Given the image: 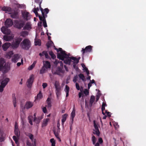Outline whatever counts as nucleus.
I'll return each mask as SVG.
<instances>
[{"label": "nucleus", "mask_w": 146, "mask_h": 146, "mask_svg": "<svg viewBox=\"0 0 146 146\" xmlns=\"http://www.w3.org/2000/svg\"><path fill=\"white\" fill-rule=\"evenodd\" d=\"M13 53L12 51H10L8 52L6 55L7 58H10L12 55H13Z\"/></svg>", "instance_id": "473e14b6"}, {"label": "nucleus", "mask_w": 146, "mask_h": 146, "mask_svg": "<svg viewBox=\"0 0 146 146\" xmlns=\"http://www.w3.org/2000/svg\"><path fill=\"white\" fill-rule=\"evenodd\" d=\"M1 30L2 32L4 34L7 35H10L11 31L10 30L7 29L5 27H3L1 28Z\"/></svg>", "instance_id": "f8f14e48"}, {"label": "nucleus", "mask_w": 146, "mask_h": 146, "mask_svg": "<svg viewBox=\"0 0 146 146\" xmlns=\"http://www.w3.org/2000/svg\"><path fill=\"white\" fill-rule=\"evenodd\" d=\"M44 66L45 68L47 69L48 68H50V64L49 62L47 61L46 62L43 61Z\"/></svg>", "instance_id": "bb28decb"}, {"label": "nucleus", "mask_w": 146, "mask_h": 146, "mask_svg": "<svg viewBox=\"0 0 146 146\" xmlns=\"http://www.w3.org/2000/svg\"><path fill=\"white\" fill-rule=\"evenodd\" d=\"M67 115H68L67 114H65L62 116V124L63 126L64 125V122L66 120Z\"/></svg>", "instance_id": "cd10ccee"}, {"label": "nucleus", "mask_w": 146, "mask_h": 146, "mask_svg": "<svg viewBox=\"0 0 146 146\" xmlns=\"http://www.w3.org/2000/svg\"><path fill=\"white\" fill-rule=\"evenodd\" d=\"M42 16L39 15L38 16L39 19L40 20L43 21V26L44 27H47V25L46 23L45 17L44 15V13L42 9H41Z\"/></svg>", "instance_id": "423d86ee"}, {"label": "nucleus", "mask_w": 146, "mask_h": 146, "mask_svg": "<svg viewBox=\"0 0 146 146\" xmlns=\"http://www.w3.org/2000/svg\"><path fill=\"white\" fill-rule=\"evenodd\" d=\"M42 97V94L40 92H39L37 95V97L36 98L35 100H40Z\"/></svg>", "instance_id": "ea45409f"}, {"label": "nucleus", "mask_w": 146, "mask_h": 146, "mask_svg": "<svg viewBox=\"0 0 146 146\" xmlns=\"http://www.w3.org/2000/svg\"><path fill=\"white\" fill-rule=\"evenodd\" d=\"M33 117L32 116H30L28 117V120H29V122L30 124L31 125H33V123L32 121V120Z\"/></svg>", "instance_id": "c03bdc74"}, {"label": "nucleus", "mask_w": 146, "mask_h": 146, "mask_svg": "<svg viewBox=\"0 0 146 146\" xmlns=\"http://www.w3.org/2000/svg\"><path fill=\"white\" fill-rule=\"evenodd\" d=\"M35 45L40 46L41 45V41L39 39H35Z\"/></svg>", "instance_id": "f704fd0d"}, {"label": "nucleus", "mask_w": 146, "mask_h": 146, "mask_svg": "<svg viewBox=\"0 0 146 146\" xmlns=\"http://www.w3.org/2000/svg\"><path fill=\"white\" fill-rule=\"evenodd\" d=\"M92 140L93 142V144L94 145L96 141V138L94 136H93L92 137Z\"/></svg>", "instance_id": "de8ad7c7"}, {"label": "nucleus", "mask_w": 146, "mask_h": 146, "mask_svg": "<svg viewBox=\"0 0 146 146\" xmlns=\"http://www.w3.org/2000/svg\"><path fill=\"white\" fill-rule=\"evenodd\" d=\"M58 63H60V66H61V67L63 68V64L62 63V61H58L57 60H56L55 62H54V63L55 64H57Z\"/></svg>", "instance_id": "a18cd8bd"}, {"label": "nucleus", "mask_w": 146, "mask_h": 146, "mask_svg": "<svg viewBox=\"0 0 146 146\" xmlns=\"http://www.w3.org/2000/svg\"><path fill=\"white\" fill-rule=\"evenodd\" d=\"M50 142L53 145H55V140L53 138L51 139L50 140Z\"/></svg>", "instance_id": "5fc2aeb1"}, {"label": "nucleus", "mask_w": 146, "mask_h": 146, "mask_svg": "<svg viewBox=\"0 0 146 146\" xmlns=\"http://www.w3.org/2000/svg\"><path fill=\"white\" fill-rule=\"evenodd\" d=\"M22 39L20 38H18L16 39L15 41L12 43V47L13 48H16L18 47Z\"/></svg>", "instance_id": "0eeeda50"}, {"label": "nucleus", "mask_w": 146, "mask_h": 146, "mask_svg": "<svg viewBox=\"0 0 146 146\" xmlns=\"http://www.w3.org/2000/svg\"><path fill=\"white\" fill-rule=\"evenodd\" d=\"M98 143L101 144L103 142V140L101 138H99L98 139Z\"/></svg>", "instance_id": "052dcab7"}, {"label": "nucleus", "mask_w": 146, "mask_h": 146, "mask_svg": "<svg viewBox=\"0 0 146 146\" xmlns=\"http://www.w3.org/2000/svg\"><path fill=\"white\" fill-rule=\"evenodd\" d=\"M36 62V61H34L33 64L29 67V68H28V69L29 70H32L35 67Z\"/></svg>", "instance_id": "c9c22d12"}, {"label": "nucleus", "mask_w": 146, "mask_h": 146, "mask_svg": "<svg viewBox=\"0 0 146 146\" xmlns=\"http://www.w3.org/2000/svg\"><path fill=\"white\" fill-rule=\"evenodd\" d=\"M26 135L34 143L33 146H36V139L34 138L33 135L30 133H27Z\"/></svg>", "instance_id": "dca6fc26"}, {"label": "nucleus", "mask_w": 146, "mask_h": 146, "mask_svg": "<svg viewBox=\"0 0 146 146\" xmlns=\"http://www.w3.org/2000/svg\"><path fill=\"white\" fill-rule=\"evenodd\" d=\"M45 57L46 58H48V54H47V52H46V53H45Z\"/></svg>", "instance_id": "774afa93"}, {"label": "nucleus", "mask_w": 146, "mask_h": 146, "mask_svg": "<svg viewBox=\"0 0 146 146\" xmlns=\"http://www.w3.org/2000/svg\"><path fill=\"white\" fill-rule=\"evenodd\" d=\"M24 23L23 22H21L19 23L17 26V28L19 29H20L23 26Z\"/></svg>", "instance_id": "79ce46f5"}, {"label": "nucleus", "mask_w": 146, "mask_h": 146, "mask_svg": "<svg viewBox=\"0 0 146 146\" xmlns=\"http://www.w3.org/2000/svg\"><path fill=\"white\" fill-rule=\"evenodd\" d=\"M50 121V119L49 118H46L44 119L43 121L42 126V127L46 126L47 125L48 122Z\"/></svg>", "instance_id": "393cba45"}, {"label": "nucleus", "mask_w": 146, "mask_h": 146, "mask_svg": "<svg viewBox=\"0 0 146 146\" xmlns=\"http://www.w3.org/2000/svg\"><path fill=\"white\" fill-rule=\"evenodd\" d=\"M49 53V54L51 56L52 58H53L55 57L52 51H50Z\"/></svg>", "instance_id": "4d7b16f0"}, {"label": "nucleus", "mask_w": 146, "mask_h": 146, "mask_svg": "<svg viewBox=\"0 0 146 146\" xmlns=\"http://www.w3.org/2000/svg\"><path fill=\"white\" fill-rule=\"evenodd\" d=\"M78 76L83 81H85V79L84 75L82 74H80Z\"/></svg>", "instance_id": "a19ab883"}, {"label": "nucleus", "mask_w": 146, "mask_h": 146, "mask_svg": "<svg viewBox=\"0 0 146 146\" xmlns=\"http://www.w3.org/2000/svg\"><path fill=\"white\" fill-rule=\"evenodd\" d=\"M34 118L33 121L36 124L39 123L41 119L43 118L42 116H40L38 117H36V113L34 114Z\"/></svg>", "instance_id": "a211bd4d"}, {"label": "nucleus", "mask_w": 146, "mask_h": 146, "mask_svg": "<svg viewBox=\"0 0 146 146\" xmlns=\"http://www.w3.org/2000/svg\"><path fill=\"white\" fill-rule=\"evenodd\" d=\"M69 88V87L67 85L65 86V88L64 90L66 93V97H67L68 96Z\"/></svg>", "instance_id": "72a5a7b5"}, {"label": "nucleus", "mask_w": 146, "mask_h": 146, "mask_svg": "<svg viewBox=\"0 0 146 146\" xmlns=\"http://www.w3.org/2000/svg\"><path fill=\"white\" fill-rule=\"evenodd\" d=\"M44 12H46V14H47L49 12V10L47 8H46L44 9Z\"/></svg>", "instance_id": "0e129e2a"}, {"label": "nucleus", "mask_w": 146, "mask_h": 146, "mask_svg": "<svg viewBox=\"0 0 146 146\" xmlns=\"http://www.w3.org/2000/svg\"><path fill=\"white\" fill-rule=\"evenodd\" d=\"M46 102L47 104V105H46V107H47L48 108H50L51 106V104L50 99V98H48L47 99Z\"/></svg>", "instance_id": "c756f323"}, {"label": "nucleus", "mask_w": 146, "mask_h": 146, "mask_svg": "<svg viewBox=\"0 0 146 146\" xmlns=\"http://www.w3.org/2000/svg\"><path fill=\"white\" fill-rule=\"evenodd\" d=\"M34 103L33 102L28 101L26 102L24 108L27 109H29L33 106Z\"/></svg>", "instance_id": "2eb2a0df"}, {"label": "nucleus", "mask_w": 146, "mask_h": 146, "mask_svg": "<svg viewBox=\"0 0 146 146\" xmlns=\"http://www.w3.org/2000/svg\"><path fill=\"white\" fill-rule=\"evenodd\" d=\"M17 13L16 12H15L13 13H11V17L13 18H16L17 16Z\"/></svg>", "instance_id": "37998d69"}, {"label": "nucleus", "mask_w": 146, "mask_h": 146, "mask_svg": "<svg viewBox=\"0 0 146 146\" xmlns=\"http://www.w3.org/2000/svg\"><path fill=\"white\" fill-rule=\"evenodd\" d=\"M76 89L79 90L80 89V87L79 84L77 82L76 83Z\"/></svg>", "instance_id": "bf43d9fd"}, {"label": "nucleus", "mask_w": 146, "mask_h": 146, "mask_svg": "<svg viewBox=\"0 0 146 146\" xmlns=\"http://www.w3.org/2000/svg\"><path fill=\"white\" fill-rule=\"evenodd\" d=\"M54 86L56 89V92L57 97L59 96L61 91V87L60 85V83L59 81H55L54 84Z\"/></svg>", "instance_id": "7ed1b4c3"}, {"label": "nucleus", "mask_w": 146, "mask_h": 146, "mask_svg": "<svg viewBox=\"0 0 146 146\" xmlns=\"http://www.w3.org/2000/svg\"><path fill=\"white\" fill-rule=\"evenodd\" d=\"M46 70L45 68L44 67H43L40 70V74H43L44 73Z\"/></svg>", "instance_id": "49530a36"}, {"label": "nucleus", "mask_w": 146, "mask_h": 146, "mask_svg": "<svg viewBox=\"0 0 146 146\" xmlns=\"http://www.w3.org/2000/svg\"><path fill=\"white\" fill-rule=\"evenodd\" d=\"M42 109V111L44 113H46V107H44Z\"/></svg>", "instance_id": "e2e57ef3"}, {"label": "nucleus", "mask_w": 146, "mask_h": 146, "mask_svg": "<svg viewBox=\"0 0 146 146\" xmlns=\"http://www.w3.org/2000/svg\"><path fill=\"white\" fill-rule=\"evenodd\" d=\"M75 110L74 108L73 110L72 111L71 115V118L72 119V123H73V119L74 117H75Z\"/></svg>", "instance_id": "7c9ffc66"}, {"label": "nucleus", "mask_w": 146, "mask_h": 146, "mask_svg": "<svg viewBox=\"0 0 146 146\" xmlns=\"http://www.w3.org/2000/svg\"><path fill=\"white\" fill-rule=\"evenodd\" d=\"M32 11L35 13L36 16H38L39 15H38L37 10L35 7Z\"/></svg>", "instance_id": "09e8293b"}, {"label": "nucleus", "mask_w": 146, "mask_h": 146, "mask_svg": "<svg viewBox=\"0 0 146 146\" xmlns=\"http://www.w3.org/2000/svg\"><path fill=\"white\" fill-rule=\"evenodd\" d=\"M14 37L13 35H5L3 36L4 39L6 41H9L12 39Z\"/></svg>", "instance_id": "6ab92c4d"}, {"label": "nucleus", "mask_w": 146, "mask_h": 146, "mask_svg": "<svg viewBox=\"0 0 146 146\" xmlns=\"http://www.w3.org/2000/svg\"><path fill=\"white\" fill-rule=\"evenodd\" d=\"M47 84L46 83H44L42 84V86L43 88H45L47 86Z\"/></svg>", "instance_id": "680f3d73"}, {"label": "nucleus", "mask_w": 146, "mask_h": 146, "mask_svg": "<svg viewBox=\"0 0 146 146\" xmlns=\"http://www.w3.org/2000/svg\"><path fill=\"white\" fill-rule=\"evenodd\" d=\"M104 112L105 113V115L106 114H107L108 116L109 117H110L111 116V113L109 112H107V111L105 110H104Z\"/></svg>", "instance_id": "6e6d98bb"}, {"label": "nucleus", "mask_w": 146, "mask_h": 146, "mask_svg": "<svg viewBox=\"0 0 146 146\" xmlns=\"http://www.w3.org/2000/svg\"><path fill=\"white\" fill-rule=\"evenodd\" d=\"M95 97L93 96H91L90 98V100L89 105L90 107L92 106V104L94 101L95 100Z\"/></svg>", "instance_id": "c85d7f7f"}, {"label": "nucleus", "mask_w": 146, "mask_h": 146, "mask_svg": "<svg viewBox=\"0 0 146 146\" xmlns=\"http://www.w3.org/2000/svg\"><path fill=\"white\" fill-rule=\"evenodd\" d=\"M92 46L90 45L86 47L85 49L82 48L81 52H82L83 54L85 52H91L92 50Z\"/></svg>", "instance_id": "9b49d317"}, {"label": "nucleus", "mask_w": 146, "mask_h": 146, "mask_svg": "<svg viewBox=\"0 0 146 146\" xmlns=\"http://www.w3.org/2000/svg\"><path fill=\"white\" fill-rule=\"evenodd\" d=\"M11 9L9 7H4L2 8V10L5 11L6 13H7L11 11Z\"/></svg>", "instance_id": "a878e982"}, {"label": "nucleus", "mask_w": 146, "mask_h": 146, "mask_svg": "<svg viewBox=\"0 0 146 146\" xmlns=\"http://www.w3.org/2000/svg\"><path fill=\"white\" fill-rule=\"evenodd\" d=\"M16 7L19 8L25 9L26 7V6L24 4H16Z\"/></svg>", "instance_id": "e433bc0d"}, {"label": "nucleus", "mask_w": 146, "mask_h": 146, "mask_svg": "<svg viewBox=\"0 0 146 146\" xmlns=\"http://www.w3.org/2000/svg\"><path fill=\"white\" fill-rule=\"evenodd\" d=\"M22 15L24 19L26 21L29 20L31 17L29 13L25 10L22 11Z\"/></svg>", "instance_id": "39448f33"}, {"label": "nucleus", "mask_w": 146, "mask_h": 146, "mask_svg": "<svg viewBox=\"0 0 146 146\" xmlns=\"http://www.w3.org/2000/svg\"><path fill=\"white\" fill-rule=\"evenodd\" d=\"M11 46V44L10 43L7 42L4 44L2 47L4 51H6Z\"/></svg>", "instance_id": "aec40b11"}, {"label": "nucleus", "mask_w": 146, "mask_h": 146, "mask_svg": "<svg viewBox=\"0 0 146 146\" xmlns=\"http://www.w3.org/2000/svg\"><path fill=\"white\" fill-rule=\"evenodd\" d=\"M54 133L56 137L59 139V140L60 141L61 139L58 137V133L56 132L55 131H54Z\"/></svg>", "instance_id": "8fccbe9b"}, {"label": "nucleus", "mask_w": 146, "mask_h": 146, "mask_svg": "<svg viewBox=\"0 0 146 146\" xmlns=\"http://www.w3.org/2000/svg\"><path fill=\"white\" fill-rule=\"evenodd\" d=\"M9 80L10 79L9 78H4L3 80H0V84L5 87L9 81Z\"/></svg>", "instance_id": "9d476101"}, {"label": "nucleus", "mask_w": 146, "mask_h": 146, "mask_svg": "<svg viewBox=\"0 0 146 146\" xmlns=\"http://www.w3.org/2000/svg\"><path fill=\"white\" fill-rule=\"evenodd\" d=\"M60 52L58 53L57 57L59 59L64 61V63L70 65L72 62L74 65L77 64L79 62L78 60L76 57H70L68 54H67L66 52L63 51L61 48H59Z\"/></svg>", "instance_id": "f257e3e1"}, {"label": "nucleus", "mask_w": 146, "mask_h": 146, "mask_svg": "<svg viewBox=\"0 0 146 146\" xmlns=\"http://www.w3.org/2000/svg\"><path fill=\"white\" fill-rule=\"evenodd\" d=\"M6 68V63L3 58H0V70H4Z\"/></svg>", "instance_id": "1a4fd4ad"}, {"label": "nucleus", "mask_w": 146, "mask_h": 146, "mask_svg": "<svg viewBox=\"0 0 146 146\" xmlns=\"http://www.w3.org/2000/svg\"><path fill=\"white\" fill-rule=\"evenodd\" d=\"M46 46L48 48L51 46H53V47L54 48V49L55 50H56L58 52H59V51H60L59 48L58 49L55 47V46L54 45V43L51 40H50L47 43Z\"/></svg>", "instance_id": "4468645a"}, {"label": "nucleus", "mask_w": 146, "mask_h": 146, "mask_svg": "<svg viewBox=\"0 0 146 146\" xmlns=\"http://www.w3.org/2000/svg\"><path fill=\"white\" fill-rule=\"evenodd\" d=\"M93 123L94 128L93 129V133L98 136L100 134V132L98 129V125L95 120L93 121Z\"/></svg>", "instance_id": "20e7f679"}, {"label": "nucleus", "mask_w": 146, "mask_h": 146, "mask_svg": "<svg viewBox=\"0 0 146 146\" xmlns=\"http://www.w3.org/2000/svg\"><path fill=\"white\" fill-rule=\"evenodd\" d=\"M24 30H29L31 29V25L30 23L27 22L23 28Z\"/></svg>", "instance_id": "4be33fe9"}, {"label": "nucleus", "mask_w": 146, "mask_h": 146, "mask_svg": "<svg viewBox=\"0 0 146 146\" xmlns=\"http://www.w3.org/2000/svg\"><path fill=\"white\" fill-rule=\"evenodd\" d=\"M19 58L20 55L19 54H15L12 58V61L13 62L16 63L17 62Z\"/></svg>", "instance_id": "412c9836"}, {"label": "nucleus", "mask_w": 146, "mask_h": 146, "mask_svg": "<svg viewBox=\"0 0 146 146\" xmlns=\"http://www.w3.org/2000/svg\"><path fill=\"white\" fill-rule=\"evenodd\" d=\"M13 102L14 107H15L16 106V98L15 96V94H13Z\"/></svg>", "instance_id": "58836bf2"}, {"label": "nucleus", "mask_w": 146, "mask_h": 146, "mask_svg": "<svg viewBox=\"0 0 146 146\" xmlns=\"http://www.w3.org/2000/svg\"><path fill=\"white\" fill-rule=\"evenodd\" d=\"M33 75H31L30 76L28 80L27 83V85L28 87L30 88L31 87L33 82Z\"/></svg>", "instance_id": "6e6552de"}, {"label": "nucleus", "mask_w": 146, "mask_h": 146, "mask_svg": "<svg viewBox=\"0 0 146 146\" xmlns=\"http://www.w3.org/2000/svg\"><path fill=\"white\" fill-rule=\"evenodd\" d=\"M84 93L86 95H88L89 94V91L87 89H85L84 90Z\"/></svg>", "instance_id": "13d9d810"}, {"label": "nucleus", "mask_w": 146, "mask_h": 146, "mask_svg": "<svg viewBox=\"0 0 146 146\" xmlns=\"http://www.w3.org/2000/svg\"><path fill=\"white\" fill-rule=\"evenodd\" d=\"M105 106H107L106 104V103L104 102H103L102 106V113L104 115H105V113L104 112V110H105Z\"/></svg>", "instance_id": "2f4dec72"}, {"label": "nucleus", "mask_w": 146, "mask_h": 146, "mask_svg": "<svg viewBox=\"0 0 146 146\" xmlns=\"http://www.w3.org/2000/svg\"><path fill=\"white\" fill-rule=\"evenodd\" d=\"M5 134L2 130L0 129V141H3L4 140Z\"/></svg>", "instance_id": "b1692460"}, {"label": "nucleus", "mask_w": 146, "mask_h": 146, "mask_svg": "<svg viewBox=\"0 0 146 146\" xmlns=\"http://www.w3.org/2000/svg\"><path fill=\"white\" fill-rule=\"evenodd\" d=\"M13 139L15 141L16 144H17L18 143V140L17 138L15 136L13 137Z\"/></svg>", "instance_id": "603ef678"}, {"label": "nucleus", "mask_w": 146, "mask_h": 146, "mask_svg": "<svg viewBox=\"0 0 146 146\" xmlns=\"http://www.w3.org/2000/svg\"><path fill=\"white\" fill-rule=\"evenodd\" d=\"M78 76L76 75L75 76L73 79V81L74 82H76L77 81H78Z\"/></svg>", "instance_id": "3c124183"}, {"label": "nucleus", "mask_w": 146, "mask_h": 146, "mask_svg": "<svg viewBox=\"0 0 146 146\" xmlns=\"http://www.w3.org/2000/svg\"><path fill=\"white\" fill-rule=\"evenodd\" d=\"M64 71L61 68H59L58 70H57L55 72V74L59 75H61L62 74H64Z\"/></svg>", "instance_id": "5701e85b"}, {"label": "nucleus", "mask_w": 146, "mask_h": 146, "mask_svg": "<svg viewBox=\"0 0 146 146\" xmlns=\"http://www.w3.org/2000/svg\"><path fill=\"white\" fill-rule=\"evenodd\" d=\"M14 132L15 135L17 136V137H18L20 135V132L17 124L16 122L15 123Z\"/></svg>", "instance_id": "ddd939ff"}, {"label": "nucleus", "mask_w": 146, "mask_h": 146, "mask_svg": "<svg viewBox=\"0 0 146 146\" xmlns=\"http://www.w3.org/2000/svg\"><path fill=\"white\" fill-rule=\"evenodd\" d=\"M82 66L84 70H85V72L88 75L89 73V71L88 70V68L85 67V66L84 64H82Z\"/></svg>", "instance_id": "4c0bfd02"}, {"label": "nucleus", "mask_w": 146, "mask_h": 146, "mask_svg": "<svg viewBox=\"0 0 146 146\" xmlns=\"http://www.w3.org/2000/svg\"><path fill=\"white\" fill-rule=\"evenodd\" d=\"M5 26L7 27H8L11 26L13 25V22L11 19H7L5 22Z\"/></svg>", "instance_id": "f3484780"}, {"label": "nucleus", "mask_w": 146, "mask_h": 146, "mask_svg": "<svg viewBox=\"0 0 146 146\" xmlns=\"http://www.w3.org/2000/svg\"><path fill=\"white\" fill-rule=\"evenodd\" d=\"M5 87V86H3L0 85V92H2L3 91L4 88Z\"/></svg>", "instance_id": "864d4df0"}, {"label": "nucleus", "mask_w": 146, "mask_h": 146, "mask_svg": "<svg viewBox=\"0 0 146 146\" xmlns=\"http://www.w3.org/2000/svg\"><path fill=\"white\" fill-rule=\"evenodd\" d=\"M31 43L29 40L28 39H25L21 43V47L25 49L28 50L30 47Z\"/></svg>", "instance_id": "f03ea898"}, {"label": "nucleus", "mask_w": 146, "mask_h": 146, "mask_svg": "<svg viewBox=\"0 0 146 146\" xmlns=\"http://www.w3.org/2000/svg\"><path fill=\"white\" fill-rule=\"evenodd\" d=\"M92 83L91 82H90L88 84V89H89L90 87L92 85Z\"/></svg>", "instance_id": "69168bd1"}, {"label": "nucleus", "mask_w": 146, "mask_h": 146, "mask_svg": "<svg viewBox=\"0 0 146 146\" xmlns=\"http://www.w3.org/2000/svg\"><path fill=\"white\" fill-rule=\"evenodd\" d=\"M60 126V122H59V120H58V121L57 126L59 129Z\"/></svg>", "instance_id": "338daca9"}]
</instances>
